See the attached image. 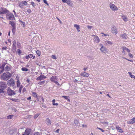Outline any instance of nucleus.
Segmentation results:
<instances>
[{"instance_id":"obj_44","label":"nucleus","mask_w":135,"mask_h":135,"mask_svg":"<svg viewBox=\"0 0 135 135\" xmlns=\"http://www.w3.org/2000/svg\"><path fill=\"white\" fill-rule=\"evenodd\" d=\"M17 52H18L19 54H20L21 53V50L19 49H18L17 50Z\"/></svg>"},{"instance_id":"obj_4","label":"nucleus","mask_w":135,"mask_h":135,"mask_svg":"<svg viewBox=\"0 0 135 135\" xmlns=\"http://www.w3.org/2000/svg\"><path fill=\"white\" fill-rule=\"evenodd\" d=\"M6 17L7 19L10 20H13L15 19L14 15L11 13L7 14L6 15Z\"/></svg>"},{"instance_id":"obj_35","label":"nucleus","mask_w":135,"mask_h":135,"mask_svg":"<svg viewBox=\"0 0 135 135\" xmlns=\"http://www.w3.org/2000/svg\"><path fill=\"white\" fill-rule=\"evenodd\" d=\"M23 71H27L28 70V69L25 67L22 68L21 69Z\"/></svg>"},{"instance_id":"obj_6","label":"nucleus","mask_w":135,"mask_h":135,"mask_svg":"<svg viewBox=\"0 0 135 135\" xmlns=\"http://www.w3.org/2000/svg\"><path fill=\"white\" fill-rule=\"evenodd\" d=\"M7 86V84L4 82H1L0 83V88L4 90L5 89Z\"/></svg>"},{"instance_id":"obj_10","label":"nucleus","mask_w":135,"mask_h":135,"mask_svg":"<svg viewBox=\"0 0 135 135\" xmlns=\"http://www.w3.org/2000/svg\"><path fill=\"white\" fill-rule=\"evenodd\" d=\"M46 78V77L43 75H41L40 76L37 78L36 80H41L43 79H45Z\"/></svg>"},{"instance_id":"obj_2","label":"nucleus","mask_w":135,"mask_h":135,"mask_svg":"<svg viewBox=\"0 0 135 135\" xmlns=\"http://www.w3.org/2000/svg\"><path fill=\"white\" fill-rule=\"evenodd\" d=\"M50 80L52 81L55 83L57 85H59V84L58 82L57 81V76H52L50 78Z\"/></svg>"},{"instance_id":"obj_62","label":"nucleus","mask_w":135,"mask_h":135,"mask_svg":"<svg viewBox=\"0 0 135 135\" xmlns=\"http://www.w3.org/2000/svg\"><path fill=\"white\" fill-rule=\"evenodd\" d=\"M31 99V97H30L28 98H27V100H30Z\"/></svg>"},{"instance_id":"obj_64","label":"nucleus","mask_w":135,"mask_h":135,"mask_svg":"<svg viewBox=\"0 0 135 135\" xmlns=\"http://www.w3.org/2000/svg\"><path fill=\"white\" fill-rule=\"evenodd\" d=\"M3 89H0V93H2L3 92Z\"/></svg>"},{"instance_id":"obj_37","label":"nucleus","mask_w":135,"mask_h":135,"mask_svg":"<svg viewBox=\"0 0 135 135\" xmlns=\"http://www.w3.org/2000/svg\"><path fill=\"white\" fill-rule=\"evenodd\" d=\"M23 4V5L25 6H26L27 5V2L26 1H23L22 2Z\"/></svg>"},{"instance_id":"obj_42","label":"nucleus","mask_w":135,"mask_h":135,"mask_svg":"<svg viewBox=\"0 0 135 135\" xmlns=\"http://www.w3.org/2000/svg\"><path fill=\"white\" fill-rule=\"evenodd\" d=\"M13 115H9L7 117V118H11L13 117Z\"/></svg>"},{"instance_id":"obj_43","label":"nucleus","mask_w":135,"mask_h":135,"mask_svg":"<svg viewBox=\"0 0 135 135\" xmlns=\"http://www.w3.org/2000/svg\"><path fill=\"white\" fill-rule=\"evenodd\" d=\"M22 88H23V86H22V85H21L20 86V88L19 90V91L20 92V93L21 92V90H22Z\"/></svg>"},{"instance_id":"obj_3","label":"nucleus","mask_w":135,"mask_h":135,"mask_svg":"<svg viewBox=\"0 0 135 135\" xmlns=\"http://www.w3.org/2000/svg\"><path fill=\"white\" fill-rule=\"evenodd\" d=\"M7 84L9 86H13L15 84L14 81L13 79L11 78L7 81Z\"/></svg>"},{"instance_id":"obj_20","label":"nucleus","mask_w":135,"mask_h":135,"mask_svg":"<svg viewBox=\"0 0 135 135\" xmlns=\"http://www.w3.org/2000/svg\"><path fill=\"white\" fill-rule=\"evenodd\" d=\"M122 18L123 20L125 22L127 21L128 20L127 17L124 15H122Z\"/></svg>"},{"instance_id":"obj_32","label":"nucleus","mask_w":135,"mask_h":135,"mask_svg":"<svg viewBox=\"0 0 135 135\" xmlns=\"http://www.w3.org/2000/svg\"><path fill=\"white\" fill-rule=\"evenodd\" d=\"M62 97L64 98L65 99H66V100H68L69 101H70V100L69 99V97H68L67 96H62Z\"/></svg>"},{"instance_id":"obj_39","label":"nucleus","mask_w":135,"mask_h":135,"mask_svg":"<svg viewBox=\"0 0 135 135\" xmlns=\"http://www.w3.org/2000/svg\"><path fill=\"white\" fill-rule=\"evenodd\" d=\"M40 115V113H38L35 115L34 117V118H37Z\"/></svg>"},{"instance_id":"obj_54","label":"nucleus","mask_w":135,"mask_h":135,"mask_svg":"<svg viewBox=\"0 0 135 135\" xmlns=\"http://www.w3.org/2000/svg\"><path fill=\"white\" fill-rule=\"evenodd\" d=\"M27 12H28L29 13H30L31 12V10L30 9H28L27 10Z\"/></svg>"},{"instance_id":"obj_1","label":"nucleus","mask_w":135,"mask_h":135,"mask_svg":"<svg viewBox=\"0 0 135 135\" xmlns=\"http://www.w3.org/2000/svg\"><path fill=\"white\" fill-rule=\"evenodd\" d=\"M11 74L9 72L4 73L1 75V78L4 80L7 81L11 77Z\"/></svg>"},{"instance_id":"obj_41","label":"nucleus","mask_w":135,"mask_h":135,"mask_svg":"<svg viewBox=\"0 0 135 135\" xmlns=\"http://www.w3.org/2000/svg\"><path fill=\"white\" fill-rule=\"evenodd\" d=\"M51 57L53 59H56V56L54 55H52L51 56Z\"/></svg>"},{"instance_id":"obj_16","label":"nucleus","mask_w":135,"mask_h":135,"mask_svg":"<svg viewBox=\"0 0 135 135\" xmlns=\"http://www.w3.org/2000/svg\"><path fill=\"white\" fill-rule=\"evenodd\" d=\"M79 124V121L77 119H75L74 120V125L75 126H78Z\"/></svg>"},{"instance_id":"obj_63","label":"nucleus","mask_w":135,"mask_h":135,"mask_svg":"<svg viewBox=\"0 0 135 135\" xmlns=\"http://www.w3.org/2000/svg\"><path fill=\"white\" fill-rule=\"evenodd\" d=\"M8 42H10V44H11V40L9 39L8 40Z\"/></svg>"},{"instance_id":"obj_33","label":"nucleus","mask_w":135,"mask_h":135,"mask_svg":"<svg viewBox=\"0 0 135 135\" xmlns=\"http://www.w3.org/2000/svg\"><path fill=\"white\" fill-rule=\"evenodd\" d=\"M45 81H40V82H39L38 83V84L39 85H42L43 84H44L45 83Z\"/></svg>"},{"instance_id":"obj_27","label":"nucleus","mask_w":135,"mask_h":135,"mask_svg":"<svg viewBox=\"0 0 135 135\" xmlns=\"http://www.w3.org/2000/svg\"><path fill=\"white\" fill-rule=\"evenodd\" d=\"M33 57V55L32 54H30L28 55L27 56L26 58V59H28L29 58H31Z\"/></svg>"},{"instance_id":"obj_57","label":"nucleus","mask_w":135,"mask_h":135,"mask_svg":"<svg viewBox=\"0 0 135 135\" xmlns=\"http://www.w3.org/2000/svg\"><path fill=\"white\" fill-rule=\"evenodd\" d=\"M7 49V48L6 47H3L2 48L3 50H6Z\"/></svg>"},{"instance_id":"obj_52","label":"nucleus","mask_w":135,"mask_h":135,"mask_svg":"<svg viewBox=\"0 0 135 135\" xmlns=\"http://www.w3.org/2000/svg\"><path fill=\"white\" fill-rule=\"evenodd\" d=\"M31 4L32 5V6H33L34 7L35 6V4L33 2H32L31 3Z\"/></svg>"},{"instance_id":"obj_22","label":"nucleus","mask_w":135,"mask_h":135,"mask_svg":"<svg viewBox=\"0 0 135 135\" xmlns=\"http://www.w3.org/2000/svg\"><path fill=\"white\" fill-rule=\"evenodd\" d=\"M9 24L11 25L12 27H16L15 23L13 21H9Z\"/></svg>"},{"instance_id":"obj_18","label":"nucleus","mask_w":135,"mask_h":135,"mask_svg":"<svg viewBox=\"0 0 135 135\" xmlns=\"http://www.w3.org/2000/svg\"><path fill=\"white\" fill-rule=\"evenodd\" d=\"M115 128L120 133H122L123 132V130L120 128V127H119L118 126H116L115 127Z\"/></svg>"},{"instance_id":"obj_9","label":"nucleus","mask_w":135,"mask_h":135,"mask_svg":"<svg viewBox=\"0 0 135 135\" xmlns=\"http://www.w3.org/2000/svg\"><path fill=\"white\" fill-rule=\"evenodd\" d=\"M111 31L112 33L114 34H116L117 33V31L115 27L113 26L112 28Z\"/></svg>"},{"instance_id":"obj_49","label":"nucleus","mask_w":135,"mask_h":135,"mask_svg":"<svg viewBox=\"0 0 135 135\" xmlns=\"http://www.w3.org/2000/svg\"><path fill=\"white\" fill-rule=\"evenodd\" d=\"M109 110L108 109H103V111L104 112H107V111H108Z\"/></svg>"},{"instance_id":"obj_26","label":"nucleus","mask_w":135,"mask_h":135,"mask_svg":"<svg viewBox=\"0 0 135 135\" xmlns=\"http://www.w3.org/2000/svg\"><path fill=\"white\" fill-rule=\"evenodd\" d=\"M46 122L47 124L48 125L51 124V122L49 119H46Z\"/></svg>"},{"instance_id":"obj_24","label":"nucleus","mask_w":135,"mask_h":135,"mask_svg":"<svg viewBox=\"0 0 135 135\" xmlns=\"http://www.w3.org/2000/svg\"><path fill=\"white\" fill-rule=\"evenodd\" d=\"M121 49L123 50H126L128 52H130V50L129 49L127 48L126 47H121Z\"/></svg>"},{"instance_id":"obj_13","label":"nucleus","mask_w":135,"mask_h":135,"mask_svg":"<svg viewBox=\"0 0 135 135\" xmlns=\"http://www.w3.org/2000/svg\"><path fill=\"white\" fill-rule=\"evenodd\" d=\"M80 75L84 77H88L89 75V74L88 73L84 72L83 73H81L80 74Z\"/></svg>"},{"instance_id":"obj_55","label":"nucleus","mask_w":135,"mask_h":135,"mask_svg":"<svg viewBox=\"0 0 135 135\" xmlns=\"http://www.w3.org/2000/svg\"><path fill=\"white\" fill-rule=\"evenodd\" d=\"M33 134L34 135H39V133L38 132L35 133Z\"/></svg>"},{"instance_id":"obj_59","label":"nucleus","mask_w":135,"mask_h":135,"mask_svg":"<svg viewBox=\"0 0 135 135\" xmlns=\"http://www.w3.org/2000/svg\"><path fill=\"white\" fill-rule=\"evenodd\" d=\"M122 53H123L124 54V55H126V52L124 50H123L122 51Z\"/></svg>"},{"instance_id":"obj_47","label":"nucleus","mask_w":135,"mask_h":135,"mask_svg":"<svg viewBox=\"0 0 135 135\" xmlns=\"http://www.w3.org/2000/svg\"><path fill=\"white\" fill-rule=\"evenodd\" d=\"M17 44L18 47L19 48L20 47V43L19 42H17Z\"/></svg>"},{"instance_id":"obj_25","label":"nucleus","mask_w":135,"mask_h":135,"mask_svg":"<svg viewBox=\"0 0 135 135\" xmlns=\"http://www.w3.org/2000/svg\"><path fill=\"white\" fill-rule=\"evenodd\" d=\"M32 95L34 97H36L37 98H38V97L37 96V94L36 92H32Z\"/></svg>"},{"instance_id":"obj_7","label":"nucleus","mask_w":135,"mask_h":135,"mask_svg":"<svg viewBox=\"0 0 135 135\" xmlns=\"http://www.w3.org/2000/svg\"><path fill=\"white\" fill-rule=\"evenodd\" d=\"M109 7L113 11H115L118 9L117 7L114 4L110 3L109 4Z\"/></svg>"},{"instance_id":"obj_8","label":"nucleus","mask_w":135,"mask_h":135,"mask_svg":"<svg viewBox=\"0 0 135 135\" xmlns=\"http://www.w3.org/2000/svg\"><path fill=\"white\" fill-rule=\"evenodd\" d=\"M8 12V11L6 9L3 8H1L0 11V13L1 15L4 14Z\"/></svg>"},{"instance_id":"obj_21","label":"nucleus","mask_w":135,"mask_h":135,"mask_svg":"<svg viewBox=\"0 0 135 135\" xmlns=\"http://www.w3.org/2000/svg\"><path fill=\"white\" fill-rule=\"evenodd\" d=\"M74 26L76 28L78 32H79L80 31V30H79L80 27L79 25L77 24H74Z\"/></svg>"},{"instance_id":"obj_30","label":"nucleus","mask_w":135,"mask_h":135,"mask_svg":"<svg viewBox=\"0 0 135 135\" xmlns=\"http://www.w3.org/2000/svg\"><path fill=\"white\" fill-rule=\"evenodd\" d=\"M19 6L21 8H23L24 6L23 5V4L22 3V2H21L19 4Z\"/></svg>"},{"instance_id":"obj_14","label":"nucleus","mask_w":135,"mask_h":135,"mask_svg":"<svg viewBox=\"0 0 135 135\" xmlns=\"http://www.w3.org/2000/svg\"><path fill=\"white\" fill-rule=\"evenodd\" d=\"M93 40L94 42L97 43H98L100 41V40L98 36H95V37H94Z\"/></svg>"},{"instance_id":"obj_23","label":"nucleus","mask_w":135,"mask_h":135,"mask_svg":"<svg viewBox=\"0 0 135 135\" xmlns=\"http://www.w3.org/2000/svg\"><path fill=\"white\" fill-rule=\"evenodd\" d=\"M66 3L69 6L71 7L73 5V4L70 0H69Z\"/></svg>"},{"instance_id":"obj_40","label":"nucleus","mask_w":135,"mask_h":135,"mask_svg":"<svg viewBox=\"0 0 135 135\" xmlns=\"http://www.w3.org/2000/svg\"><path fill=\"white\" fill-rule=\"evenodd\" d=\"M12 31L13 33L15 32V31L16 30V27H12Z\"/></svg>"},{"instance_id":"obj_11","label":"nucleus","mask_w":135,"mask_h":135,"mask_svg":"<svg viewBox=\"0 0 135 135\" xmlns=\"http://www.w3.org/2000/svg\"><path fill=\"white\" fill-rule=\"evenodd\" d=\"M13 43L12 45V49L13 50L15 51L16 49V41L14 40L12 42Z\"/></svg>"},{"instance_id":"obj_48","label":"nucleus","mask_w":135,"mask_h":135,"mask_svg":"<svg viewBox=\"0 0 135 135\" xmlns=\"http://www.w3.org/2000/svg\"><path fill=\"white\" fill-rule=\"evenodd\" d=\"M101 122L102 123H103V124H108V123L107 122Z\"/></svg>"},{"instance_id":"obj_36","label":"nucleus","mask_w":135,"mask_h":135,"mask_svg":"<svg viewBox=\"0 0 135 135\" xmlns=\"http://www.w3.org/2000/svg\"><path fill=\"white\" fill-rule=\"evenodd\" d=\"M10 67L8 66H7L5 68V70L6 71H8L9 70Z\"/></svg>"},{"instance_id":"obj_53","label":"nucleus","mask_w":135,"mask_h":135,"mask_svg":"<svg viewBox=\"0 0 135 135\" xmlns=\"http://www.w3.org/2000/svg\"><path fill=\"white\" fill-rule=\"evenodd\" d=\"M87 27L88 28L90 29L91 28H92L93 27L91 26H90L89 25H88L87 26Z\"/></svg>"},{"instance_id":"obj_46","label":"nucleus","mask_w":135,"mask_h":135,"mask_svg":"<svg viewBox=\"0 0 135 135\" xmlns=\"http://www.w3.org/2000/svg\"><path fill=\"white\" fill-rule=\"evenodd\" d=\"M69 0H62V1L63 3H66L67 2H68Z\"/></svg>"},{"instance_id":"obj_34","label":"nucleus","mask_w":135,"mask_h":135,"mask_svg":"<svg viewBox=\"0 0 135 135\" xmlns=\"http://www.w3.org/2000/svg\"><path fill=\"white\" fill-rule=\"evenodd\" d=\"M17 87H19L20 86V83L19 80H18L17 81Z\"/></svg>"},{"instance_id":"obj_28","label":"nucleus","mask_w":135,"mask_h":135,"mask_svg":"<svg viewBox=\"0 0 135 135\" xmlns=\"http://www.w3.org/2000/svg\"><path fill=\"white\" fill-rule=\"evenodd\" d=\"M105 43L107 44L110 45H112L113 44L110 41H109L108 40H107L105 41Z\"/></svg>"},{"instance_id":"obj_45","label":"nucleus","mask_w":135,"mask_h":135,"mask_svg":"<svg viewBox=\"0 0 135 135\" xmlns=\"http://www.w3.org/2000/svg\"><path fill=\"white\" fill-rule=\"evenodd\" d=\"M128 55L131 58H132L133 57V56L132 54H131V53H129Z\"/></svg>"},{"instance_id":"obj_51","label":"nucleus","mask_w":135,"mask_h":135,"mask_svg":"<svg viewBox=\"0 0 135 135\" xmlns=\"http://www.w3.org/2000/svg\"><path fill=\"white\" fill-rule=\"evenodd\" d=\"M130 77L132 78L135 79V76L134 75H132L130 76Z\"/></svg>"},{"instance_id":"obj_38","label":"nucleus","mask_w":135,"mask_h":135,"mask_svg":"<svg viewBox=\"0 0 135 135\" xmlns=\"http://www.w3.org/2000/svg\"><path fill=\"white\" fill-rule=\"evenodd\" d=\"M10 99L13 101L18 102V99H13V98H11Z\"/></svg>"},{"instance_id":"obj_15","label":"nucleus","mask_w":135,"mask_h":135,"mask_svg":"<svg viewBox=\"0 0 135 135\" xmlns=\"http://www.w3.org/2000/svg\"><path fill=\"white\" fill-rule=\"evenodd\" d=\"M100 51L103 53H105L107 52V49L103 46H102L100 49Z\"/></svg>"},{"instance_id":"obj_31","label":"nucleus","mask_w":135,"mask_h":135,"mask_svg":"<svg viewBox=\"0 0 135 135\" xmlns=\"http://www.w3.org/2000/svg\"><path fill=\"white\" fill-rule=\"evenodd\" d=\"M36 54L38 56H40L41 54V53L40 51L38 50H37L36 51Z\"/></svg>"},{"instance_id":"obj_29","label":"nucleus","mask_w":135,"mask_h":135,"mask_svg":"<svg viewBox=\"0 0 135 135\" xmlns=\"http://www.w3.org/2000/svg\"><path fill=\"white\" fill-rule=\"evenodd\" d=\"M55 100L54 99L52 101V104L54 105H58V104L57 103H55Z\"/></svg>"},{"instance_id":"obj_12","label":"nucleus","mask_w":135,"mask_h":135,"mask_svg":"<svg viewBox=\"0 0 135 135\" xmlns=\"http://www.w3.org/2000/svg\"><path fill=\"white\" fill-rule=\"evenodd\" d=\"M31 131V129L27 128L26 129L24 135H29Z\"/></svg>"},{"instance_id":"obj_58","label":"nucleus","mask_w":135,"mask_h":135,"mask_svg":"<svg viewBox=\"0 0 135 135\" xmlns=\"http://www.w3.org/2000/svg\"><path fill=\"white\" fill-rule=\"evenodd\" d=\"M98 128V129L100 130L102 132H104V130L103 129H101V128Z\"/></svg>"},{"instance_id":"obj_61","label":"nucleus","mask_w":135,"mask_h":135,"mask_svg":"<svg viewBox=\"0 0 135 135\" xmlns=\"http://www.w3.org/2000/svg\"><path fill=\"white\" fill-rule=\"evenodd\" d=\"M57 19L58 20H59V21H60V23H61V22L60 20L57 17Z\"/></svg>"},{"instance_id":"obj_56","label":"nucleus","mask_w":135,"mask_h":135,"mask_svg":"<svg viewBox=\"0 0 135 135\" xmlns=\"http://www.w3.org/2000/svg\"><path fill=\"white\" fill-rule=\"evenodd\" d=\"M60 129H57L56 131H55V132L56 133H59V131Z\"/></svg>"},{"instance_id":"obj_50","label":"nucleus","mask_w":135,"mask_h":135,"mask_svg":"<svg viewBox=\"0 0 135 135\" xmlns=\"http://www.w3.org/2000/svg\"><path fill=\"white\" fill-rule=\"evenodd\" d=\"M44 2L47 5H49V4L47 2V1L46 0H44Z\"/></svg>"},{"instance_id":"obj_5","label":"nucleus","mask_w":135,"mask_h":135,"mask_svg":"<svg viewBox=\"0 0 135 135\" xmlns=\"http://www.w3.org/2000/svg\"><path fill=\"white\" fill-rule=\"evenodd\" d=\"M7 92L9 96H12L16 94L14 91L11 89L9 87L8 88Z\"/></svg>"},{"instance_id":"obj_17","label":"nucleus","mask_w":135,"mask_h":135,"mask_svg":"<svg viewBox=\"0 0 135 135\" xmlns=\"http://www.w3.org/2000/svg\"><path fill=\"white\" fill-rule=\"evenodd\" d=\"M135 122V119H132L130 121L127 122L128 124H133Z\"/></svg>"},{"instance_id":"obj_19","label":"nucleus","mask_w":135,"mask_h":135,"mask_svg":"<svg viewBox=\"0 0 135 135\" xmlns=\"http://www.w3.org/2000/svg\"><path fill=\"white\" fill-rule=\"evenodd\" d=\"M120 36L123 38L124 39H127V36L126 34L125 33L121 34L120 35Z\"/></svg>"},{"instance_id":"obj_60","label":"nucleus","mask_w":135,"mask_h":135,"mask_svg":"<svg viewBox=\"0 0 135 135\" xmlns=\"http://www.w3.org/2000/svg\"><path fill=\"white\" fill-rule=\"evenodd\" d=\"M5 65V63H3L2 65V68H4V66Z\"/></svg>"}]
</instances>
